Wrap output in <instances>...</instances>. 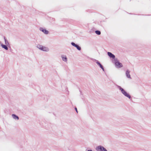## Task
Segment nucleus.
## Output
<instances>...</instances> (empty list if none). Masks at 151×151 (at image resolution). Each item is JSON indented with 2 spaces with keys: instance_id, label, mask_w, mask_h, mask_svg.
<instances>
[{
  "instance_id": "1",
  "label": "nucleus",
  "mask_w": 151,
  "mask_h": 151,
  "mask_svg": "<svg viewBox=\"0 0 151 151\" xmlns=\"http://www.w3.org/2000/svg\"><path fill=\"white\" fill-rule=\"evenodd\" d=\"M117 88L121 91L122 94L126 97L129 99L131 98V96L129 94L127 93L123 88H122L120 86H117Z\"/></svg>"
},
{
  "instance_id": "2",
  "label": "nucleus",
  "mask_w": 151,
  "mask_h": 151,
  "mask_svg": "<svg viewBox=\"0 0 151 151\" xmlns=\"http://www.w3.org/2000/svg\"><path fill=\"white\" fill-rule=\"evenodd\" d=\"M37 48L40 50L45 52H48L50 51V49L47 47L42 46L40 45H38L37 46Z\"/></svg>"
},
{
  "instance_id": "3",
  "label": "nucleus",
  "mask_w": 151,
  "mask_h": 151,
  "mask_svg": "<svg viewBox=\"0 0 151 151\" xmlns=\"http://www.w3.org/2000/svg\"><path fill=\"white\" fill-rule=\"evenodd\" d=\"M114 62L116 68H120L123 67V65L122 64L119 62L117 58L114 59Z\"/></svg>"
},
{
  "instance_id": "4",
  "label": "nucleus",
  "mask_w": 151,
  "mask_h": 151,
  "mask_svg": "<svg viewBox=\"0 0 151 151\" xmlns=\"http://www.w3.org/2000/svg\"><path fill=\"white\" fill-rule=\"evenodd\" d=\"M96 150L97 151H107L105 148L101 145L97 147Z\"/></svg>"
},
{
  "instance_id": "5",
  "label": "nucleus",
  "mask_w": 151,
  "mask_h": 151,
  "mask_svg": "<svg viewBox=\"0 0 151 151\" xmlns=\"http://www.w3.org/2000/svg\"><path fill=\"white\" fill-rule=\"evenodd\" d=\"M130 71L129 70H127L125 72V75L127 78L131 79L132 78L130 74Z\"/></svg>"
},
{
  "instance_id": "6",
  "label": "nucleus",
  "mask_w": 151,
  "mask_h": 151,
  "mask_svg": "<svg viewBox=\"0 0 151 151\" xmlns=\"http://www.w3.org/2000/svg\"><path fill=\"white\" fill-rule=\"evenodd\" d=\"M40 30L46 35L48 34L49 33V31L48 30L42 27L40 28Z\"/></svg>"
},
{
  "instance_id": "7",
  "label": "nucleus",
  "mask_w": 151,
  "mask_h": 151,
  "mask_svg": "<svg viewBox=\"0 0 151 151\" xmlns=\"http://www.w3.org/2000/svg\"><path fill=\"white\" fill-rule=\"evenodd\" d=\"M71 44L73 46L76 47L78 50H81V47L78 45L75 44L74 42H72L71 43Z\"/></svg>"
},
{
  "instance_id": "8",
  "label": "nucleus",
  "mask_w": 151,
  "mask_h": 151,
  "mask_svg": "<svg viewBox=\"0 0 151 151\" xmlns=\"http://www.w3.org/2000/svg\"><path fill=\"white\" fill-rule=\"evenodd\" d=\"M107 54L108 56L111 58H112L113 59H114H114H116V58H115V57L114 55L112 54L110 52H107Z\"/></svg>"
},
{
  "instance_id": "9",
  "label": "nucleus",
  "mask_w": 151,
  "mask_h": 151,
  "mask_svg": "<svg viewBox=\"0 0 151 151\" xmlns=\"http://www.w3.org/2000/svg\"><path fill=\"white\" fill-rule=\"evenodd\" d=\"M61 57L62 58V60L63 61L65 62H67L68 60L67 57L65 55H61Z\"/></svg>"
},
{
  "instance_id": "10",
  "label": "nucleus",
  "mask_w": 151,
  "mask_h": 151,
  "mask_svg": "<svg viewBox=\"0 0 151 151\" xmlns=\"http://www.w3.org/2000/svg\"><path fill=\"white\" fill-rule=\"evenodd\" d=\"M1 46L2 47V48H4L5 50H8V47H10V46L5 45H4L3 44H1Z\"/></svg>"
},
{
  "instance_id": "11",
  "label": "nucleus",
  "mask_w": 151,
  "mask_h": 151,
  "mask_svg": "<svg viewBox=\"0 0 151 151\" xmlns=\"http://www.w3.org/2000/svg\"><path fill=\"white\" fill-rule=\"evenodd\" d=\"M4 40L5 45L10 46V44L8 40L5 38V37H4Z\"/></svg>"
},
{
  "instance_id": "12",
  "label": "nucleus",
  "mask_w": 151,
  "mask_h": 151,
  "mask_svg": "<svg viewBox=\"0 0 151 151\" xmlns=\"http://www.w3.org/2000/svg\"><path fill=\"white\" fill-rule=\"evenodd\" d=\"M96 63L98 65L100 66V67L102 69L103 71H104V69L101 64L97 60V61Z\"/></svg>"
},
{
  "instance_id": "13",
  "label": "nucleus",
  "mask_w": 151,
  "mask_h": 151,
  "mask_svg": "<svg viewBox=\"0 0 151 151\" xmlns=\"http://www.w3.org/2000/svg\"><path fill=\"white\" fill-rule=\"evenodd\" d=\"M12 116L13 118L15 119L18 120L19 119V117L18 116L16 115L15 114H13L12 115Z\"/></svg>"
},
{
  "instance_id": "14",
  "label": "nucleus",
  "mask_w": 151,
  "mask_h": 151,
  "mask_svg": "<svg viewBox=\"0 0 151 151\" xmlns=\"http://www.w3.org/2000/svg\"><path fill=\"white\" fill-rule=\"evenodd\" d=\"M95 32L98 35H100L101 34V32L99 30L96 31Z\"/></svg>"
},
{
  "instance_id": "15",
  "label": "nucleus",
  "mask_w": 151,
  "mask_h": 151,
  "mask_svg": "<svg viewBox=\"0 0 151 151\" xmlns=\"http://www.w3.org/2000/svg\"><path fill=\"white\" fill-rule=\"evenodd\" d=\"M75 110H76V112L77 113H78V111H77V108H75Z\"/></svg>"
},
{
  "instance_id": "16",
  "label": "nucleus",
  "mask_w": 151,
  "mask_h": 151,
  "mask_svg": "<svg viewBox=\"0 0 151 151\" xmlns=\"http://www.w3.org/2000/svg\"><path fill=\"white\" fill-rule=\"evenodd\" d=\"M1 42L0 41V46H1Z\"/></svg>"
},
{
  "instance_id": "17",
  "label": "nucleus",
  "mask_w": 151,
  "mask_h": 151,
  "mask_svg": "<svg viewBox=\"0 0 151 151\" xmlns=\"http://www.w3.org/2000/svg\"><path fill=\"white\" fill-rule=\"evenodd\" d=\"M87 151H93L92 150H87Z\"/></svg>"
}]
</instances>
